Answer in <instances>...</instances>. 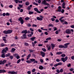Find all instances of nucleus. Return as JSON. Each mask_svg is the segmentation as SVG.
<instances>
[{"label":"nucleus","mask_w":74,"mask_h":74,"mask_svg":"<svg viewBox=\"0 0 74 74\" xmlns=\"http://www.w3.org/2000/svg\"><path fill=\"white\" fill-rule=\"evenodd\" d=\"M70 44V43H65L64 44V46L63 45H59V48H66L67 47V45H69Z\"/></svg>","instance_id":"obj_1"},{"label":"nucleus","mask_w":74,"mask_h":74,"mask_svg":"<svg viewBox=\"0 0 74 74\" xmlns=\"http://www.w3.org/2000/svg\"><path fill=\"white\" fill-rule=\"evenodd\" d=\"M65 32L67 34H70V33H71V32H72V33L74 32V30L72 29H71L70 30V29H68Z\"/></svg>","instance_id":"obj_2"},{"label":"nucleus","mask_w":74,"mask_h":74,"mask_svg":"<svg viewBox=\"0 0 74 74\" xmlns=\"http://www.w3.org/2000/svg\"><path fill=\"white\" fill-rule=\"evenodd\" d=\"M68 59V57H66L65 58H61V60H62V62L64 63L66 61H67V59Z\"/></svg>","instance_id":"obj_3"},{"label":"nucleus","mask_w":74,"mask_h":74,"mask_svg":"<svg viewBox=\"0 0 74 74\" xmlns=\"http://www.w3.org/2000/svg\"><path fill=\"white\" fill-rule=\"evenodd\" d=\"M18 20L19 21H20L21 22V24L22 25H23L24 22V21H23V20L22 18V17H20L18 19Z\"/></svg>","instance_id":"obj_4"},{"label":"nucleus","mask_w":74,"mask_h":74,"mask_svg":"<svg viewBox=\"0 0 74 74\" xmlns=\"http://www.w3.org/2000/svg\"><path fill=\"white\" fill-rule=\"evenodd\" d=\"M8 74H16V73L14 71H9L8 72Z\"/></svg>","instance_id":"obj_5"},{"label":"nucleus","mask_w":74,"mask_h":74,"mask_svg":"<svg viewBox=\"0 0 74 74\" xmlns=\"http://www.w3.org/2000/svg\"><path fill=\"white\" fill-rule=\"evenodd\" d=\"M40 54L42 57H44L45 55V53L41 51L40 52Z\"/></svg>","instance_id":"obj_6"},{"label":"nucleus","mask_w":74,"mask_h":74,"mask_svg":"<svg viewBox=\"0 0 74 74\" xmlns=\"http://www.w3.org/2000/svg\"><path fill=\"white\" fill-rule=\"evenodd\" d=\"M5 63H6V60H3V61H0V64H4Z\"/></svg>","instance_id":"obj_7"},{"label":"nucleus","mask_w":74,"mask_h":74,"mask_svg":"<svg viewBox=\"0 0 74 74\" xmlns=\"http://www.w3.org/2000/svg\"><path fill=\"white\" fill-rule=\"evenodd\" d=\"M34 10L35 11H36V12H38V13H41V12L38 11V9L37 8H34Z\"/></svg>","instance_id":"obj_8"},{"label":"nucleus","mask_w":74,"mask_h":74,"mask_svg":"<svg viewBox=\"0 0 74 74\" xmlns=\"http://www.w3.org/2000/svg\"><path fill=\"white\" fill-rule=\"evenodd\" d=\"M60 21L63 24V25H64V22H65V20L64 19H62L61 20H60Z\"/></svg>","instance_id":"obj_9"},{"label":"nucleus","mask_w":74,"mask_h":74,"mask_svg":"<svg viewBox=\"0 0 74 74\" xmlns=\"http://www.w3.org/2000/svg\"><path fill=\"white\" fill-rule=\"evenodd\" d=\"M8 34H11L12 32V31L11 30H8Z\"/></svg>","instance_id":"obj_10"},{"label":"nucleus","mask_w":74,"mask_h":74,"mask_svg":"<svg viewBox=\"0 0 74 74\" xmlns=\"http://www.w3.org/2000/svg\"><path fill=\"white\" fill-rule=\"evenodd\" d=\"M7 52V51L5 49H4L2 51V53H6Z\"/></svg>","instance_id":"obj_11"},{"label":"nucleus","mask_w":74,"mask_h":74,"mask_svg":"<svg viewBox=\"0 0 74 74\" xmlns=\"http://www.w3.org/2000/svg\"><path fill=\"white\" fill-rule=\"evenodd\" d=\"M5 72H6L5 70H0V73H5Z\"/></svg>","instance_id":"obj_12"},{"label":"nucleus","mask_w":74,"mask_h":74,"mask_svg":"<svg viewBox=\"0 0 74 74\" xmlns=\"http://www.w3.org/2000/svg\"><path fill=\"white\" fill-rule=\"evenodd\" d=\"M23 37L22 36L21 37L22 38H26V34H24L23 36Z\"/></svg>","instance_id":"obj_13"},{"label":"nucleus","mask_w":74,"mask_h":74,"mask_svg":"<svg viewBox=\"0 0 74 74\" xmlns=\"http://www.w3.org/2000/svg\"><path fill=\"white\" fill-rule=\"evenodd\" d=\"M37 19L38 20V21H42V18L38 17L37 18Z\"/></svg>","instance_id":"obj_14"},{"label":"nucleus","mask_w":74,"mask_h":74,"mask_svg":"<svg viewBox=\"0 0 74 74\" xmlns=\"http://www.w3.org/2000/svg\"><path fill=\"white\" fill-rule=\"evenodd\" d=\"M42 4H44V5H45L46 4V0H44L42 3Z\"/></svg>","instance_id":"obj_15"},{"label":"nucleus","mask_w":74,"mask_h":74,"mask_svg":"<svg viewBox=\"0 0 74 74\" xmlns=\"http://www.w3.org/2000/svg\"><path fill=\"white\" fill-rule=\"evenodd\" d=\"M51 48H52V49H53L54 47H55V45L53 44H51Z\"/></svg>","instance_id":"obj_16"},{"label":"nucleus","mask_w":74,"mask_h":74,"mask_svg":"<svg viewBox=\"0 0 74 74\" xmlns=\"http://www.w3.org/2000/svg\"><path fill=\"white\" fill-rule=\"evenodd\" d=\"M22 33H25V34H26L27 33V30H24L22 32Z\"/></svg>","instance_id":"obj_17"},{"label":"nucleus","mask_w":74,"mask_h":74,"mask_svg":"<svg viewBox=\"0 0 74 74\" xmlns=\"http://www.w3.org/2000/svg\"><path fill=\"white\" fill-rule=\"evenodd\" d=\"M6 38L5 37H3V40L5 41V43H6L7 42V40H5Z\"/></svg>","instance_id":"obj_18"},{"label":"nucleus","mask_w":74,"mask_h":74,"mask_svg":"<svg viewBox=\"0 0 74 74\" xmlns=\"http://www.w3.org/2000/svg\"><path fill=\"white\" fill-rule=\"evenodd\" d=\"M31 56V54H29L27 56V60H28V59H29L30 58V57Z\"/></svg>","instance_id":"obj_19"},{"label":"nucleus","mask_w":74,"mask_h":74,"mask_svg":"<svg viewBox=\"0 0 74 74\" xmlns=\"http://www.w3.org/2000/svg\"><path fill=\"white\" fill-rule=\"evenodd\" d=\"M43 68L44 67H43L42 66H39V69H40V70H42Z\"/></svg>","instance_id":"obj_20"},{"label":"nucleus","mask_w":74,"mask_h":74,"mask_svg":"<svg viewBox=\"0 0 74 74\" xmlns=\"http://www.w3.org/2000/svg\"><path fill=\"white\" fill-rule=\"evenodd\" d=\"M62 8H65L66 7H65V6H65V2L63 3L62 5Z\"/></svg>","instance_id":"obj_21"},{"label":"nucleus","mask_w":74,"mask_h":74,"mask_svg":"<svg viewBox=\"0 0 74 74\" xmlns=\"http://www.w3.org/2000/svg\"><path fill=\"white\" fill-rule=\"evenodd\" d=\"M29 14L30 15H31V14H33V13H34V12H32V11H29Z\"/></svg>","instance_id":"obj_22"},{"label":"nucleus","mask_w":74,"mask_h":74,"mask_svg":"<svg viewBox=\"0 0 74 74\" xmlns=\"http://www.w3.org/2000/svg\"><path fill=\"white\" fill-rule=\"evenodd\" d=\"M36 38V37H33L31 38V40L33 41H34V39Z\"/></svg>","instance_id":"obj_23"},{"label":"nucleus","mask_w":74,"mask_h":74,"mask_svg":"<svg viewBox=\"0 0 74 74\" xmlns=\"http://www.w3.org/2000/svg\"><path fill=\"white\" fill-rule=\"evenodd\" d=\"M50 40H51V38L50 37L46 39V40H47V41Z\"/></svg>","instance_id":"obj_24"},{"label":"nucleus","mask_w":74,"mask_h":74,"mask_svg":"<svg viewBox=\"0 0 74 74\" xmlns=\"http://www.w3.org/2000/svg\"><path fill=\"white\" fill-rule=\"evenodd\" d=\"M47 47L48 48V50H50V49H51L50 46H49V45H47Z\"/></svg>","instance_id":"obj_25"},{"label":"nucleus","mask_w":74,"mask_h":74,"mask_svg":"<svg viewBox=\"0 0 74 74\" xmlns=\"http://www.w3.org/2000/svg\"><path fill=\"white\" fill-rule=\"evenodd\" d=\"M48 26H49V27H53L54 25H53V24H49Z\"/></svg>","instance_id":"obj_26"},{"label":"nucleus","mask_w":74,"mask_h":74,"mask_svg":"<svg viewBox=\"0 0 74 74\" xmlns=\"http://www.w3.org/2000/svg\"><path fill=\"white\" fill-rule=\"evenodd\" d=\"M3 33H4V34H8V31H4L3 32Z\"/></svg>","instance_id":"obj_27"},{"label":"nucleus","mask_w":74,"mask_h":74,"mask_svg":"<svg viewBox=\"0 0 74 74\" xmlns=\"http://www.w3.org/2000/svg\"><path fill=\"white\" fill-rule=\"evenodd\" d=\"M11 64V63H9L8 64H6V67H8V66H9Z\"/></svg>","instance_id":"obj_28"},{"label":"nucleus","mask_w":74,"mask_h":74,"mask_svg":"<svg viewBox=\"0 0 74 74\" xmlns=\"http://www.w3.org/2000/svg\"><path fill=\"white\" fill-rule=\"evenodd\" d=\"M62 52H59L57 53L56 54L58 55H60V54H62Z\"/></svg>","instance_id":"obj_29"},{"label":"nucleus","mask_w":74,"mask_h":74,"mask_svg":"<svg viewBox=\"0 0 74 74\" xmlns=\"http://www.w3.org/2000/svg\"><path fill=\"white\" fill-rule=\"evenodd\" d=\"M11 54L10 53H8V54H6V57H8L9 56H10Z\"/></svg>","instance_id":"obj_30"},{"label":"nucleus","mask_w":74,"mask_h":74,"mask_svg":"<svg viewBox=\"0 0 74 74\" xmlns=\"http://www.w3.org/2000/svg\"><path fill=\"white\" fill-rule=\"evenodd\" d=\"M29 19H30V18L29 17H26L25 18V20L26 21H27V20H29Z\"/></svg>","instance_id":"obj_31"},{"label":"nucleus","mask_w":74,"mask_h":74,"mask_svg":"<svg viewBox=\"0 0 74 74\" xmlns=\"http://www.w3.org/2000/svg\"><path fill=\"white\" fill-rule=\"evenodd\" d=\"M1 56L2 57V58H4L5 57V54H2L1 55Z\"/></svg>","instance_id":"obj_32"},{"label":"nucleus","mask_w":74,"mask_h":74,"mask_svg":"<svg viewBox=\"0 0 74 74\" xmlns=\"http://www.w3.org/2000/svg\"><path fill=\"white\" fill-rule=\"evenodd\" d=\"M30 60L32 61V62H34L35 61V59H30Z\"/></svg>","instance_id":"obj_33"},{"label":"nucleus","mask_w":74,"mask_h":74,"mask_svg":"<svg viewBox=\"0 0 74 74\" xmlns=\"http://www.w3.org/2000/svg\"><path fill=\"white\" fill-rule=\"evenodd\" d=\"M60 73H63V69H61L60 71Z\"/></svg>","instance_id":"obj_34"},{"label":"nucleus","mask_w":74,"mask_h":74,"mask_svg":"<svg viewBox=\"0 0 74 74\" xmlns=\"http://www.w3.org/2000/svg\"><path fill=\"white\" fill-rule=\"evenodd\" d=\"M33 4L34 5H38V4L37 3H36V2H34L33 3Z\"/></svg>","instance_id":"obj_35"},{"label":"nucleus","mask_w":74,"mask_h":74,"mask_svg":"<svg viewBox=\"0 0 74 74\" xmlns=\"http://www.w3.org/2000/svg\"><path fill=\"white\" fill-rule=\"evenodd\" d=\"M24 44L26 46H29V45L27 43H25Z\"/></svg>","instance_id":"obj_36"},{"label":"nucleus","mask_w":74,"mask_h":74,"mask_svg":"<svg viewBox=\"0 0 74 74\" xmlns=\"http://www.w3.org/2000/svg\"><path fill=\"white\" fill-rule=\"evenodd\" d=\"M9 21H10L11 23H12L13 21H12V18H10L9 20Z\"/></svg>","instance_id":"obj_37"},{"label":"nucleus","mask_w":74,"mask_h":74,"mask_svg":"<svg viewBox=\"0 0 74 74\" xmlns=\"http://www.w3.org/2000/svg\"><path fill=\"white\" fill-rule=\"evenodd\" d=\"M32 27H37V25L36 24H34L32 25Z\"/></svg>","instance_id":"obj_38"},{"label":"nucleus","mask_w":74,"mask_h":74,"mask_svg":"<svg viewBox=\"0 0 74 74\" xmlns=\"http://www.w3.org/2000/svg\"><path fill=\"white\" fill-rule=\"evenodd\" d=\"M26 62L28 63H31L32 62L30 60H27L26 61Z\"/></svg>","instance_id":"obj_39"},{"label":"nucleus","mask_w":74,"mask_h":74,"mask_svg":"<svg viewBox=\"0 0 74 74\" xmlns=\"http://www.w3.org/2000/svg\"><path fill=\"white\" fill-rule=\"evenodd\" d=\"M62 57H65L66 56V55L65 54H63L61 55Z\"/></svg>","instance_id":"obj_40"},{"label":"nucleus","mask_w":74,"mask_h":74,"mask_svg":"<svg viewBox=\"0 0 74 74\" xmlns=\"http://www.w3.org/2000/svg\"><path fill=\"white\" fill-rule=\"evenodd\" d=\"M18 6H19L20 8H22V7H23V5L19 4L18 5Z\"/></svg>","instance_id":"obj_41"},{"label":"nucleus","mask_w":74,"mask_h":74,"mask_svg":"<svg viewBox=\"0 0 74 74\" xmlns=\"http://www.w3.org/2000/svg\"><path fill=\"white\" fill-rule=\"evenodd\" d=\"M21 60L20 59H19L17 61V63L18 64V63H19V62H21Z\"/></svg>","instance_id":"obj_42"},{"label":"nucleus","mask_w":74,"mask_h":74,"mask_svg":"<svg viewBox=\"0 0 74 74\" xmlns=\"http://www.w3.org/2000/svg\"><path fill=\"white\" fill-rule=\"evenodd\" d=\"M57 64H58V66H59L60 65H62V62H60L58 63Z\"/></svg>","instance_id":"obj_43"},{"label":"nucleus","mask_w":74,"mask_h":74,"mask_svg":"<svg viewBox=\"0 0 74 74\" xmlns=\"http://www.w3.org/2000/svg\"><path fill=\"white\" fill-rule=\"evenodd\" d=\"M18 55V54L16 53H15L14 55V56H15V57H16Z\"/></svg>","instance_id":"obj_44"},{"label":"nucleus","mask_w":74,"mask_h":74,"mask_svg":"<svg viewBox=\"0 0 74 74\" xmlns=\"http://www.w3.org/2000/svg\"><path fill=\"white\" fill-rule=\"evenodd\" d=\"M5 50L6 51H8V47H5Z\"/></svg>","instance_id":"obj_45"},{"label":"nucleus","mask_w":74,"mask_h":74,"mask_svg":"<svg viewBox=\"0 0 74 74\" xmlns=\"http://www.w3.org/2000/svg\"><path fill=\"white\" fill-rule=\"evenodd\" d=\"M1 46L2 47H4V46H5V45H4V44H3V43H2L1 44Z\"/></svg>","instance_id":"obj_46"},{"label":"nucleus","mask_w":74,"mask_h":74,"mask_svg":"<svg viewBox=\"0 0 74 74\" xmlns=\"http://www.w3.org/2000/svg\"><path fill=\"white\" fill-rule=\"evenodd\" d=\"M26 5H29V3L27 2L25 3Z\"/></svg>","instance_id":"obj_47"},{"label":"nucleus","mask_w":74,"mask_h":74,"mask_svg":"<svg viewBox=\"0 0 74 74\" xmlns=\"http://www.w3.org/2000/svg\"><path fill=\"white\" fill-rule=\"evenodd\" d=\"M29 30L31 31V32H34V29L32 28H30Z\"/></svg>","instance_id":"obj_48"},{"label":"nucleus","mask_w":74,"mask_h":74,"mask_svg":"<svg viewBox=\"0 0 74 74\" xmlns=\"http://www.w3.org/2000/svg\"><path fill=\"white\" fill-rule=\"evenodd\" d=\"M42 50L43 51H44V52H46V49L45 48H42Z\"/></svg>","instance_id":"obj_49"},{"label":"nucleus","mask_w":74,"mask_h":74,"mask_svg":"<svg viewBox=\"0 0 74 74\" xmlns=\"http://www.w3.org/2000/svg\"><path fill=\"white\" fill-rule=\"evenodd\" d=\"M51 19L52 21H55V18H51Z\"/></svg>","instance_id":"obj_50"},{"label":"nucleus","mask_w":74,"mask_h":74,"mask_svg":"<svg viewBox=\"0 0 74 74\" xmlns=\"http://www.w3.org/2000/svg\"><path fill=\"white\" fill-rule=\"evenodd\" d=\"M56 61L57 62H60V60L58 59H57L56 60Z\"/></svg>","instance_id":"obj_51"},{"label":"nucleus","mask_w":74,"mask_h":74,"mask_svg":"<svg viewBox=\"0 0 74 74\" xmlns=\"http://www.w3.org/2000/svg\"><path fill=\"white\" fill-rule=\"evenodd\" d=\"M27 8L28 10H29H29H30L31 9V8H30L29 7H28Z\"/></svg>","instance_id":"obj_52"},{"label":"nucleus","mask_w":74,"mask_h":74,"mask_svg":"<svg viewBox=\"0 0 74 74\" xmlns=\"http://www.w3.org/2000/svg\"><path fill=\"white\" fill-rule=\"evenodd\" d=\"M16 50V49H14V48H12V51H15Z\"/></svg>","instance_id":"obj_53"},{"label":"nucleus","mask_w":74,"mask_h":74,"mask_svg":"<svg viewBox=\"0 0 74 74\" xmlns=\"http://www.w3.org/2000/svg\"><path fill=\"white\" fill-rule=\"evenodd\" d=\"M38 32L40 33H41V32H42V30L40 29H39L38 30Z\"/></svg>","instance_id":"obj_54"},{"label":"nucleus","mask_w":74,"mask_h":74,"mask_svg":"<svg viewBox=\"0 0 74 74\" xmlns=\"http://www.w3.org/2000/svg\"><path fill=\"white\" fill-rule=\"evenodd\" d=\"M58 66V64H56L54 65V67H57V66Z\"/></svg>","instance_id":"obj_55"},{"label":"nucleus","mask_w":74,"mask_h":74,"mask_svg":"<svg viewBox=\"0 0 74 74\" xmlns=\"http://www.w3.org/2000/svg\"><path fill=\"white\" fill-rule=\"evenodd\" d=\"M35 71H36V69H34L32 70V73H34L35 72Z\"/></svg>","instance_id":"obj_56"},{"label":"nucleus","mask_w":74,"mask_h":74,"mask_svg":"<svg viewBox=\"0 0 74 74\" xmlns=\"http://www.w3.org/2000/svg\"><path fill=\"white\" fill-rule=\"evenodd\" d=\"M54 31H55V30H57V28L56 27H54Z\"/></svg>","instance_id":"obj_57"},{"label":"nucleus","mask_w":74,"mask_h":74,"mask_svg":"<svg viewBox=\"0 0 74 74\" xmlns=\"http://www.w3.org/2000/svg\"><path fill=\"white\" fill-rule=\"evenodd\" d=\"M16 58L17 59H19V58H20V57L18 55L16 57Z\"/></svg>","instance_id":"obj_58"},{"label":"nucleus","mask_w":74,"mask_h":74,"mask_svg":"<svg viewBox=\"0 0 74 74\" xmlns=\"http://www.w3.org/2000/svg\"><path fill=\"white\" fill-rule=\"evenodd\" d=\"M41 2V0H39L38 1V3L39 4H40Z\"/></svg>","instance_id":"obj_59"},{"label":"nucleus","mask_w":74,"mask_h":74,"mask_svg":"<svg viewBox=\"0 0 74 74\" xmlns=\"http://www.w3.org/2000/svg\"><path fill=\"white\" fill-rule=\"evenodd\" d=\"M28 36L29 37H32V34H29L28 35Z\"/></svg>","instance_id":"obj_60"},{"label":"nucleus","mask_w":74,"mask_h":74,"mask_svg":"<svg viewBox=\"0 0 74 74\" xmlns=\"http://www.w3.org/2000/svg\"><path fill=\"white\" fill-rule=\"evenodd\" d=\"M6 16H8L10 15V14H9V13H7L6 14Z\"/></svg>","instance_id":"obj_61"},{"label":"nucleus","mask_w":74,"mask_h":74,"mask_svg":"<svg viewBox=\"0 0 74 74\" xmlns=\"http://www.w3.org/2000/svg\"><path fill=\"white\" fill-rule=\"evenodd\" d=\"M27 73L28 74H31V71H29L27 72Z\"/></svg>","instance_id":"obj_62"},{"label":"nucleus","mask_w":74,"mask_h":74,"mask_svg":"<svg viewBox=\"0 0 74 74\" xmlns=\"http://www.w3.org/2000/svg\"><path fill=\"white\" fill-rule=\"evenodd\" d=\"M13 7V6L12 5H10L9 6V7L10 8H12Z\"/></svg>","instance_id":"obj_63"},{"label":"nucleus","mask_w":74,"mask_h":74,"mask_svg":"<svg viewBox=\"0 0 74 74\" xmlns=\"http://www.w3.org/2000/svg\"><path fill=\"white\" fill-rule=\"evenodd\" d=\"M56 72L58 73H60V71H59V70H58V69H57L56 70Z\"/></svg>","instance_id":"obj_64"}]
</instances>
